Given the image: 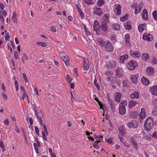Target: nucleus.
<instances>
[{
	"label": "nucleus",
	"mask_w": 157,
	"mask_h": 157,
	"mask_svg": "<svg viewBox=\"0 0 157 157\" xmlns=\"http://www.w3.org/2000/svg\"><path fill=\"white\" fill-rule=\"evenodd\" d=\"M153 126L154 122L152 119L150 117L147 118L144 123V130L146 131H149L153 128Z\"/></svg>",
	"instance_id": "obj_1"
},
{
	"label": "nucleus",
	"mask_w": 157,
	"mask_h": 157,
	"mask_svg": "<svg viewBox=\"0 0 157 157\" xmlns=\"http://www.w3.org/2000/svg\"><path fill=\"white\" fill-rule=\"evenodd\" d=\"M127 102L126 101L123 100L119 105V112L121 115H124L126 113L125 106L127 105Z\"/></svg>",
	"instance_id": "obj_2"
},
{
	"label": "nucleus",
	"mask_w": 157,
	"mask_h": 157,
	"mask_svg": "<svg viewBox=\"0 0 157 157\" xmlns=\"http://www.w3.org/2000/svg\"><path fill=\"white\" fill-rule=\"evenodd\" d=\"M59 55L66 65L67 66H69L70 64L69 61V57L66 53L64 52H61L59 53Z\"/></svg>",
	"instance_id": "obj_3"
},
{
	"label": "nucleus",
	"mask_w": 157,
	"mask_h": 157,
	"mask_svg": "<svg viewBox=\"0 0 157 157\" xmlns=\"http://www.w3.org/2000/svg\"><path fill=\"white\" fill-rule=\"evenodd\" d=\"M138 63L133 60H131L129 62L127 65L128 69L130 70L134 69L137 66Z\"/></svg>",
	"instance_id": "obj_4"
},
{
	"label": "nucleus",
	"mask_w": 157,
	"mask_h": 157,
	"mask_svg": "<svg viewBox=\"0 0 157 157\" xmlns=\"http://www.w3.org/2000/svg\"><path fill=\"white\" fill-rule=\"evenodd\" d=\"M105 49L106 51L108 52H113V47L112 43L108 40L105 41Z\"/></svg>",
	"instance_id": "obj_5"
},
{
	"label": "nucleus",
	"mask_w": 157,
	"mask_h": 157,
	"mask_svg": "<svg viewBox=\"0 0 157 157\" xmlns=\"http://www.w3.org/2000/svg\"><path fill=\"white\" fill-rule=\"evenodd\" d=\"M127 124L128 127L130 128H136L138 126L136 122L134 120H132L129 121Z\"/></svg>",
	"instance_id": "obj_6"
},
{
	"label": "nucleus",
	"mask_w": 157,
	"mask_h": 157,
	"mask_svg": "<svg viewBox=\"0 0 157 157\" xmlns=\"http://www.w3.org/2000/svg\"><path fill=\"white\" fill-rule=\"evenodd\" d=\"M130 141L131 144L133 145L134 148L137 150L138 149V144L135 137L134 136L131 137L130 138Z\"/></svg>",
	"instance_id": "obj_7"
},
{
	"label": "nucleus",
	"mask_w": 157,
	"mask_h": 157,
	"mask_svg": "<svg viewBox=\"0 0 157 157\" xmlns=\"http://www.w3.org/2000/svg\"><path fill=\"white\" fill-rule=\"evenodd\" d=\"M143 39L144 40L149 41H151L153 40L152 36L151 34L147 33H145L143 34Z\"/></svg>",
	"instance_id": "obj_8"
},
{
	"label": "nucleus",
	"mask_w": 157,
	"mask_h": 157,
	"mask_svg": "<svg viewBox=\"0 0 157 157\" xmlns=\"http://www.w3.org/2000/svg\"><path fill=\"white\" fill-rule=\"evenodd\" d=\"M130 55L134 58H139L140 56V54L138 51H134L131 50L129 51Z\"/></svg>",
	"instance_id": "obj_9"
},
{
	"label": "nucleus",
	"mask_w": 157,
	"mask_h": 157,
	"mask_svg": "<svg viewBox=\"0 0 157 157\" xmlns=\"http://www.w3.org/2000/svg\"><path fill=\"white\" fill-rule=\"evenodd\" d=\"M114 8L115 12L117 15H119L121 13V6L119 4H116L115 5Z\"/></svg>",
	"instance_id": "obj_10"
},
{
	"label": "nucleus",
	"mask_w": 157,
	"mask_h": 157,
	"mask_svg": "<svg viewBox=\"0 0 157 157\" xmlns=\"http://www.w3.org/2000/svg\"><path fill=\"white\" fill-rule=\"evenodd\" d=\"M90 66L88 60L85 58H84V64L83 66V69L84 70L87 71L88 70Z\"/></svg>",
	"instance_id": "obj_11"
},
{
	"label": "nucleus",
	"mask_w": 157,
	"mask_h": 157,
	"mask_svg": "<svg viewBox=\"0 0 157 157\" xmlns=\"http://www.w3.org/2000/svg\"><path fill=\"white\" fill-rule=\"evenodd\" d=\"M119 131V137L120 139H121L125 134V129L122 127H120L118 128Z\"/></svg>",
	"instance_id": "obj_12"
},
{
	"label": "nucleus",
	"mask_w": 157,
	"mask_h": 157,
	"mask_svg": "<svg viewBox=\"0 0 157 157\" xmlns=\"http://www.w3.org/2000/svg\"><path fill=\"white\" fill-rule=\"evenodd\" d=\"M100 28L99 24V22L97 20H95L94 23V30L97 33Z\"/></svg>",
	"instance_id": "obj_13"
},
{
	"label": "nucleus",
	"mask_w": 157,
	"mask_h": 157,
	"mask_svg": "<svg viewBox=\"0 0 157 157\" xmlns=\"http://www.w3.org/2000/svg\"><path fill=\"white\" fill-rule=\"evenodd\" d=\"M106 66L108 67L114 68L116 66V61L113 60L108 61L106 63Z\"/></svg>",
	"instance_id": "obj_14"
},
{
	"label": "nucleus",
	"mask_w": 157,
	"mask_h": 157,
	"mask_svg": "<svg viewBox=\"0 0 157 157\" xmlns=\"http://www.w3.org/2000/svg\"><path fill=\"white\" fill-rule=\"evenodd\" d=\"M142 18L146 20H147L148 17V11L146 9H144L142 13Z\"/></svg>",
	"instance_id": "obj_15"
},
{
	"label": "nucleus",
	"mask_w": 157,
	"mask_h": 157,
	"mask_svg": "<svg viewBox=\"0 0 157 157\" xmlns=\"http://www.w3.org/2000/svg\"><path fill=\"white\" fill-rule=\"evenodd\" d=\"M139 78V75L138 74H136L135 75H132L130 76V78L132 82L135 84H136L137 82V79Z\"/></svg>",
	"instance_id": "obj_16"
},
{
	"label": "nucleus",
	"mask_w": 157,
	"mask_h": 157,
	"mask_svg": "<svg viewBox=\"0 0 157 157\" xmlns=\"http://www.w3.org/2000/svg\"><path fill=\"white\" fill-rule=\"evenodd\" d=\"M150 91L153 94L157 95V86H154L150 87Z\"/></svg>",
	"instance_id": "obj_17"
},
{
	"label": "nucleus",
	"mask_w": 157,
	"mask_h": 157,
	"mask_svg": "<svg viewBox=\"0 0 157 157\" xmlns=\"http://www.w3.org/2000/svg\"><path fill=\"white\" fill-rule=\"evenodd\" d=\"M144 5V3L141 2L140 6H138V8H136L135 9L134 13L135 14H137L139 13L141 11V9L142 8Z\"/></svg>",
	"instance_id": "obj_18"
},
{
	"label": "nucleus",
	"mask_w": 157,
	"mask_h": 157,
	"mask_svg": "<svg viewBox=\"0 0 157 157\" xmlns=\"http://www.w3.org/2000/svg\"><path fill=\"white\" fill-rule=\"evenodd\" d=\"M153 69L154 68L152 67H149L146 69V71L148 74L152 75L153 74Z\"/></svg>",
	"instance_id": "obj_19"
},
{
	"label": "nucleus",
	"mask_w": 157,
	"mask_h": 157,
	"mask_svg": "<svg viewBox=\"0 0 157 157\" xmlns=\"http://www.w3.org/2000/svg\"><path fill=\"white\" fill-rule=\"evenodd\" d=\"M95 14L98 16H101L102 14V12L101 9L99 8H97L94 10Z\"/></svg>",
	"instance_id": "obj_20"
},
{
	"label": "nucleus",
	"mask_w": 157,
	"mask_h": 157,
	"mask_svg": "<svg viewBox=\"0 0 157 157\" xmlns=\"http://www.w3.org/2000/svg\"><path fill=\"white\" fill-rule=\"evenodd\" d=\"M110 82L112 83H117L119 86L121 84V80H118L117 78L115 77H112L111 78Z\"/></svg>",
	"instance_id": "obj_21"
},
{
	"label": "nucleus",
	"mask_w": 157,
	"mask_h": 157,
	"mask_svg": "<svg viewBox=\"0 0 157 157\" xmlns=\"http://www.w3.org/2000/svg\"><path fill=\"white\" fill-rule=\"evenodd\" d=\"M139 116L140 118L142 119L146 117L145 109L144 108H142L141 109V112L140 113Z\"/></svg>",
	"instance_id": "obj_22"
},
{
	"label": "nucleus",
	"mask_w": 157,
	"mask_h": 157,
	"mask_svg": "<svg viewBox=\"0 0 157 157\" xmlns=\"http://www.w3.org/2000/svg\"><path fill=\"white\" fill-rule=\"evenodd\" d=\"M141 57L142 59L145 61H148L150 59L149 55L147 53L142 54L141 55Z\"/></svg>",
	"instance_id": "obj_23"
},
{
	"label": "nucleus",
	"mask_w": 157,
	"mask_h": 157,
	"mask_svg": "<svg viewBox=\"0 0 157 157\" xmlns=\"http://www.w3.org/2000/svg\"><path fill=\"white\" fill-rule=\"evenodd\" d=\"M128 55L127 54L123 55L121 56L120 58V62L121 63H124V60L127 59L128 58Z\"/></svg>",
	"instance_id": "obj_24"
},
{
	"label": "nucleus",
	"mask_w": 157,
	"mask_h": 157,
	"mask_svg": "<svg viewBox=\"0 0 157 157\" xmlns=\"http://www.w3.org/2000/svg\"><path fill=\"white\" fill-rule=\"evenodd\" d=\"M121 94L118 92H116L115 97V100L117 102H119L121 101Z\"/></svg>",
	"instance_id": "obj_25"
},
{
	"label": "nucleus",
	"mask_w": 157,
	"mask_h": 157,
	"mask_svg": "<svg viewBox=\"0 0 157 157\" xmlns=\"http://www.w3.org/2000/svg\"><path fill=\"white\" fill-rule=\"evenodd\" d=\"M131 98H138L139 97V94L138 92L134 91L132 93L130 96Z\"/></svg>",
	"instance_id": "obj_26"
},
{
	"label": "nucleus",
	"mask_w": 157,
	"mask_h": 157,
	"mask_svg": "<svg viewBox=\"0 0 157 157\" xmlns=\"http://www.w3.org/2000/svg\"><path fill=\"white\" fill-rule=\"evenodd\" d=\"M146 29V24H141L138 26V29L139 32H142Z\"/></svg>",
	"instance_id": "obj_27"
},
{
	"label": "nucleus",
	"mask_w": 157,
	"mask_h": 157,
	"mask_svg": "<svg viewBox=\"0 0 157 157\" xmlns=\"http://www.w3.org/2000/svg\"><path fill=\"white\" fill-rule=\"evenodd\" d=\"M141 82L143 84L146 86L149 84L150 82L149 80L145 77L142 78Z\"/></svg>",
	"instance_id": "obj_28"
},
{
	"label": "nucleus",
	"mask_w": 157,
	"mask_h": 157,
	"mask_svg": "<svg viewBox=\"0 0 157 157\" xmlns=\"http://www.w3.org/2000/svg\"><path fill=\"white\" fill-rule=\"evenodd\" d=\"M101 27L104 32H106L108 29V25L106 23H103L101 25Z\"/></svg>",
	"instance_id": "obj_29"
},
{
	"label": "nucleus",
	"mask_w": 157,
	"mask_h": 157,
	"mask_svg": "<svg viewBox=\"0 0 157 157\" xmlns=\"http://www.w3.org/2000/svg\"><path fill=\"white\" fill-rule=\"evenodd\" d=\"M121 69L120 67L117 68L116 70V75L118 77L120 78L123 76V75L121 73Z\"/></svg>",
	"instance_id": "obj_30"
},
{
	"label": "nucleus",
	"mask_w": 157,
	"mask_h": 157,
	"mask_svg": "<svg viewBox=\"0 0 157 157\" xmlns=\"http://www.w3.org/2000/svg\"><path fill=\"white\" fill-rule=\"evenodd\" d=\"M97 42L99 45L101 47L104 46L105 44V41H104L101 38H98L97 39Z\"/></svg>",
	"instance_id": "obj_31"
},
{
	"label": "nucleus",
	"mask_w": 157,
	"mask_h": 157,
	"mask_svg": "<svg viewBox=\"0 0 157 157\" xmlns=\"http://www.w3.org/2000/svg\"><path fill=\"white\" fill-rule=\"evenodd\" d=\"M138 113L137 111H131L130 113V116L132 118H135L138 116Z\"/></svg>",
	"instance_id": "obj_32"
},
{
	"label": "nucleus",
	"mask_w": 157,
	"mask_h": 157,
	"mask_svg": "<svg viewBox=\"0 0 157 157\" xmlns=\"http://www.w3.org/2000/svg\"><path fill=\"white\" fill-rule=\"evenodd\" d=\"M137 104V102L136 101H130L129 103V107L130 108H132L133 107L135 106Z\"/></svg>",
	"instance_id": "obj_33"
},
{
	"label": "nucleus",
	"mask_w": 157,
	"mask_h": 157,
	"mask_svg": "<svg viewBox=\"0 0 157 157\" xmlns=\"http://www.w3.org/2000/svg\"><path fill=\"white\" fill-rule=\"evenodd\" d=\"M112 28L115 30H119L120 29L119 25L117 24H114L111 25Z\"/></svg>",
	"instance_id": "obj_34"
},
{
	"label": "nucleus",
	"mask_w": 157,
	"mask_h": 157,
	"mask_svg": "<svg viewBox=\"0 0 157 157\" xmlns=\"http://www.w3.org/2000/svg\"><path fill=\"white\" fill-rule=\"evenodd\" d=\"M124 40L125 42L130 44V36L129 34H126L124 36Z\"/></svg>",
	"instance_id": "obj_35"
},
{
	"label": "nucleus",
	"mask_w": 157,
	"mask_h": 157,
	"mask_svg": "<svg viewBox=\"0 0 157 157\" xmlns=\"http://www.w3.org/2000/svg\"><path fill=\"white\" fill-rule=\"evenodd\" d=\"M124 26L125 29L127 30H129L131 29V25L129 23L127 22L125 23Z\"/></svg>",
	"instance_id": "obj_36"
},
{
	"label": "nucleus",
	"mask_w": 157,
	"mask_h": 157,
	"mask_svg": "<svg viewBox=\"0 0 157 157\" xmlns=\"http://www.w3.org/2000/svg\"><path fill=\"white\" fill-rule=\"evenodd\" d=\"M99 142V141L98 140H97L96 141L94 142L93 144V146L96 149H98L99 148V147L98 145V143Z\"/></svg>",
	"instance_id": "obj_37"
},
{
	"label": "nucleus",
	"mask_w": 157,
	"mask_h": 157,
	"mask_svg": "<svg viewBox=\"0 0 157 157\" xmlns=\"http://www.w3.org/2000/svg\"><path fill=\"white\" fill-rule=\"evenodd\" d=\"M128 14H126L125 16L122 17L120 18V21H121L123 22L127 20L128 19Z\"/></svg>",
	"instance_id": "obj_38"
},
{
	"label": "nucleus",
	"mask_w": 157,
	"mask_h": 157,
	"mask_svg": "<svg viewBox=\"0 0 157 157\" xmlns=\"http://www.w3.org/2000/svg\"><path fill=\"white\" fill-rule=\"evenodd\" d=\"M66 79L68 83H71L72 79L71 78L70 76L68 74H67L66 75Z\"/></svg>",
	"instance_id": "obj_39"
},
{
	"label": "nucleus",
	"mask_w": 157,
	"mask_h": 157,
	"mask_svg": "<svg viewBox=\"0 0 157 157\" xmlns=\"http://www.w3.org/2000/svg\"><path fill=\"white\" fill-rule=\"evenodd\" d=\"M37 44L40 45L42 47H45L47 46V44L44 42H36Z\"/></svg>",
	"instance_id": "obj_40"
},
{
	"label": "nucleus",
	"mask_w": 157,
	"mask_h": 157,
	"mask_svg": "<svg viewBox=\"0 0 157 157\" xmlns=\"http://www.w3.org/2000/svg\"><path fill=\"white\" fill-rule=\"evenodd\" d=\"M97 3L98 6L100 7L103 5L104 3V1L103 0H98Z\"/></svg>",
	"instance_id": "obj_41"
},
{
	"label": "nucleus",
	"mask_w": 157,
	"mask_h": 157,
	"mask_svg": "<svg viewBox=\"0 0 157 157\" xmlns=\"http://www.w3.org/2000/svg\"><path fill=\"white\" fill-rule=\"evenodd\" d=\"M17 14L15 12H13V20L14 23L16 22L17 21V19L16 17Z\"/></svg>",
	"instance_id": "obj_42"
},
{
	"label": "nucleus",
	"mask_w": 157,
	"mask_h": 157,
	"mask_svg": "<svg viewBox=\"0 0 157 157\" xmlns=\"http://www.w3.org/2000/svg\"><path fill=\"white\" fill-rule=\"evenodd\" d=\"M152 15L154 18L155 20H157V11H154L152 12Z\"/></svg>",
	"instance_id": "obj_43"
},
{
	"label": "nucleus",
	"mask_w": 157,
	"mask_h": 157,
	"mask_svg": "<svg viewBox=\"0 0 157 157\" xmlns=\"http://www.w3.org/2000/svg\"><path fill=\"white\" fill-rule=\"evenodd\" d=\"M123 87H126L127 86V85L128 84V81L126 79H124L122 81Z\"/></svg>",
	"instance_id": "obj_44"
},
{
	"label": "nucleus",
	"mask_w": 157,
	"mask_h": 157,
	"mask_svg": "<svg viewBox=\"0 0 157 157\" xmlns=\"http://www.w3.org/2000/svg\"><path fill=\"white\" fill-rule=\"evenodd\" d=\"M85 2L87 5L93 4L94 3L92 0H85Z\"/></svg>",
	"instance_id": "obj_45"
},
{
	"label": "nucleus",
	"mask_w": 157,
	"mask_h": 157,
	"mask_svg": "<svg viewBox=\"0 0 157 157\" xmlns=\"http://www.w3.org/2000/svg\"><path fill=\"white\" fill-rule=\"evenodd\" d=\"M153 116H157V108L154 109L152 112Z\"/></svg>",
	"instance_id": "obj_46"
},
{
	"label": "nucleus",
	"mask_w": 157,
	"mask_h": 157,
	"mask_svg": "<svg viewBox=\"0 0 157 157\" xmlns=\"http://www.w3.org/2000/svg\"><path fill=\"white\" fill-rule=\"evenodd\" d=\"M0 20L2 23H3L4 22V19L2 15V12L1 10H0Z\"/></svg>",
	"instance_id": "obj_47"
},
{
	"label": "nucleus",
	"mask_w": 157,
	"mask_h": 157,
	"mask_svg": "<svg viewBox=\"0 0 157 157\" xmlns=\"http://www.w3.org/2000/svg\"><path fill=\"white\" fill-rule=\"evenodd\" d=\"M138 6L136 3H133L131 6V7L133 9H135L136 8H138Z\"/></svg>",
	"instance_id": "obj_48"
},
{
	"label": "nucleus",
	"mask_w": 157,
	"mask_h": 157,
	"mask_svg": "<svg viewBox=\"0 0 157 157\" xmlns=\"http://www.w3.org/2000/svg\"><path fill=\"white\" fill-rule=\"evenodd\" d=\"M50 28L52 32H56L57 31L56 29L54 26H51L50 27Z\"/></svg>",
	"instance_id": "obj_49"
},
{
	"label": "nucleus",
	"mask_w": 157,
	"mask_h": 157,
	"mask_svg": "<svg viewBox=\"0 0 157 157\" xmlns=\"http://www.w3.org/2000/svg\"><path fill=\"white\" fill-rule=\"evenodd\" d=\"M94 83L97 87L98 90L100 89V86L98 85V84L97 82V80L95 79L94 81Z\"/></svg>",
	"instance_id": "obj_50"
},
{
	"label": "nucleus",
	"mask_w": 157,
	"mask_h": 157,
	"mask_svg": "<svg viewBox=\"0 0 157 157\" xmlns=\"http://www.w3.org/2000/svg\"><path fill=\"white\" fill-rule=\"evenodd\" d=\"M42 134L43 140L46 141L47 140V138L44 132V131H42Z\"/></svg>",
	"instance_id": "obj_51"
},
{
	"label": "nucleus",
	"mask_w": 157,
	"mask_h": 157,
	"mask_svg": "<svg viewBox=\"0 0 157 157\" xmlns=\"http://www.w3.org/2000/svg\"><path fill=\"white\" fill-rule=\"evenodd\" d=\"M85 31L86 33V35L87 36H89L90 35V33L89 31L88 30V29L86 28L85 26H84Z\"/></svg>",
	"instance_id": "obj_52"
},
{
	"label": "nucleus",
	"mask_w": 157,
	"mask_h": 157,
	"mask_svg": "<svg viewBox=\"0 0 157 157\" xmlns=\"http://www.w3.org/2000/svg\"><path fill=\"white\" fill-rule=\"evenodd\" d=\"M26 97H27V98H28V96L26 94V92L23 93L22 96L21 98L22 99L24 100L25 99Z\"/></svg>",
	"instance_id": "obj_53"
},
{
	"label": "nucleus",
	"mask_w": 157,
	"mask_h": 157,
	"mask_svg": "<svg viewBox=\"0 0 157 157\" xmlns=\"http://www.w3.org/2000/svg\"><path fill=\"white\" fill-rule=\"evenodd\" d=\"M35 130L36 134L38 135L39 133V130L37 126H35Z\"/></svg>",
	"instance_id": "obj_54"
},
{
	"label": "nucleus",
	"mask_w": 157,
	"mask_h": 157,
	"mask_svg": "<svg viewBox=\"0 0 157 157\" xmlns=\"http://www.w3.org/2000/svg\"><path fill=\"white\" fill-rule=\"evenodd\" d=\"M4 125H8L9 124V121L8 119H6L4 121Z\"/></svg>",
	"instance_id": "obj_55"
},
{
	"label": "nucleus",
	"mask_w": 157,
	"mask_h": 157,
	"mask_svg": "<svg viewBox=\"0 0 157 157\" xmlns=\"http://www.w3.org/2000/svg\"><path fill=\"white\" fill-rule=\"evenodd\" d=\"M116 37L115 35H113L111 36V40L112 41H116Z\"/></svg>",
	"instance_id": "obj_56"
},
{
	"label": "nucleus",
	"mask_w": 157,
	"mask_h": 157,
	"mask_svg": "<svg viewBox=\"0 0 157 157\" xmlns=\"http://www.w3.org/2000/svg\"><path fill=\"white\" fill-rule=\"evenodd\" d=\"M23 77L25 80V82L26 83L28 82V80L27 78L26 75H25V74L24 73H23Z\"/></svg>",
	"instance_id": "obj_57"
},
{
	"label": "nucleus",
	"mask_w": 157,
	"mask_h": 157,
	"mask_svg": "<svg viewBox=\"0 0 157 157\" xmlns=\"http://www.w3.org/2000/svg\"><path fill=\"white\" fill-rule=\"evenodd\" d=\"M107 141L109 143L113 144V138H108V139L107 140Z\"/></svg>",
	"instance_id": "obj_58"
},
{
	"label": "nucleus",
	"mask_w": 157,
	"mask_h": 157,
	"mask_svg": "<svg viewBox=\"0 0 157 157\" xmlns=\"http://www.w3.org/2000/svg\"><path fill=\"white\" fill-rule=\"evenodd\" d=\"M14 55L15 56V58L16 59H17L18 58V54L17 52V51H15L14 53Z\"/></svg>",
	"instance_id": "obj_59"
},
{
	"label": "nucleus",
	"mask_w": 157,
	"mask_h": 157,
	"mask_svg": "<svg viewBox=\"0 0 157 157\" xmlns=\"http://www.w3.org/2000/svg\"><path fill=\"white\" fill-rule=\"evenodd\" d=\"M109 15L107 14V13H106L105 14V17L106 18V19H105V20L106 21H109V20H108V18L109 17Z\"/></svg>",
	"instance_id": "obj_60"
},
{
	"label": "nucleus",
	"mask_w": 157,
	"mask_h": 157,
	"mask_svg": "<svg viewBox=\"0 0 157 157\" xmlns=\"http://www.w3.org/2000/svg\"><path fill=\"white\" fill-rule=\"evenodd\" d=\"M79 13H80V17L82 18H83L84 17V14L82 12V11L81 10V11L79 12Z\"/></svg>",
	"instance_id": "obj_61"
},
{
	"label": "nucleus",
	"mask_w": 157,
	"mask_h": 157,
	"mask_svg": "<svg viewBox=\"0 0 157 157\" xmlns=\"http://www.w3.org/2000/svg\"><path fill=\"white\" fill-rule=\"evenodd\" d=\"M30 124L32 125L33 124V120L31 117H30L29 119Z\"/></svg>",
	"instance_id": "obj_62"
},
{
	"label": "nucleus",
	"mask_w": 157,
	"mask_h": 157,
	"mask_svg": "<svg viewBox=\"0 0 157 157\" xmlns=\"http://www.w3.org/2000/svg\"><path fill=\"white\" fill-rule=\"evenodd\" d=\"M7 14V13L5 10H3L2 12V15H3L4 16H6Z\"/></svg>",
	"instance_id": "obj_63"
},
{
	"label": "nucleus",
	"mask_w": 157,
	"mask_h": 157,
	"mask_svg": "<svg viewBox=\"0 0 157 157\" xmlns=\"http://www.w3.org/2000/svg\"><path fill=\"white\" fill-rule=\"evenodd\" d=\"M152 63L154 64H156L157 63V61L155 58H153L152 60Z\"/></svg>",
	"instance_id": "obj_64"
}]
</instances>
